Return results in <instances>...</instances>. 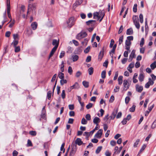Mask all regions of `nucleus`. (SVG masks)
Listing matches in <instances>:
<instances>
[{"mask_svg": "<svg viewBox=\"0 0 156 156\" xmlns=\"http://www.w3.org/2000/svg\"><path fill=\"white\" fill-rule=\"evenodd\" d=\"M95 21L94 20H90L86 22V24L87 25H89L92 24L93 22H95Z\"/></svg>", "mask_w": 156, "mask_h": 156, "instance_id": "e433bc0d", "label": "nucleus"}, {"mask_svg": "<svg viewBox=\"0 0 156 156\" xmlns=\"http://www.w3.org/2000/svg\"><path fill=\"white\" fill-rule=\"evenodd\" d=\"M87 121L84 118H83L81 120V123L83 124H86L87 123Z\"/></svg>", "mask_w": 156, "mask_h": 156, "instance_id": "09e8293b", "label": "nucleus"}, {"mask_svg": "<svg viewBox=\"0 0 156 156\" xmlns=\"http://www.w3.org/2000/svg\"><path fill=\"white\" fill-rule=\"evenodd\" d=\"M29 134L32 136H35L36 135V132L35 131H31L29 132Z\"/></svg>", "mask_w": 156, "mask_h": 156, "instance_id": "2f4dec72", "label": "nucleus"}, {"mask_svg": "<svg viewBox=\"0 0 156 156\" xmlns=\"http://www.w3.org/2000/svg\"><path fill=\"white\" fill-rule=\"evenodd\" d=\"M136 106L135 105H133L132 107L129 109V111L131 112H133L135 111Z\"/></svg>", "mask_w": 156, "mask_h": 156, "instance_id": "473e14b6", "label": "nucleus"}, {"mask_svg": "<svg viewBox=\"0 0 156 156\" xmlns=\"http://www.w3.org/2000/svg\"><path fill=\"white\" fill-rule=\"evenodd\" d=\"M52 44L53 45H55L54 47H56V48H57L59 44V40L58 41L56 39L53 40Z\"/></svg>", "mask_w": 156, "mask_h": 156, "instance_id": "2eb2a0df", "label": "nucleus"}, {"mask_svg": "<svg viewBox=\"0 0 156 156\" xmlns=\"http://www.w3.org/2000/svg\"><path fill=\"white\" fill-rule=\"evenodd\" d=\"M133 23L136 27L137 29H139L140 27V25L139 23V20L136 21V22H135Z\"/></svg>", "mask_w": 156, "mask_h": 156, "instance_id": "b1692460", "label": "nucleus"}, {"mask_svg": "<svg viewBox=\"0 0 156 156\" xmlns=\"http://www.w3.org/2000/svg\"><path fill=\"white\" fill-rule=\"evenodd\" d=\"M87 34L86 32H81L77 35L76 37V38L78 40H80L87 36Z\"/></svg>", "mask_w": 156, "mask_h": 156, "instance_id": "f03ea898", "label": "nucleus"}, {"mask_svg": "<svg viewBox=\"0 0 156 156\" xmlns=\"http://www.w3.org/2000/svg\"><path fill=\"white\" fill-rule=\"evenodd\" d=\"M36 5L35 3L33 4H29L28 8L29 9H30L32 11L34 10L36 8Z\"/></svg>", "mask_w": 156, "mask_h": 156, "instance_id": "9d476101", "label": "nucleus"}, {"mask_svg": "<svg viewBox=\"0 0 156 156\" xmlns=\"http://www.w3.org/2000/svg\"><path fill=\"white\" fill-rule=\"evenodd\" d=\"M134 55H135V53L133 52V50L132 51V52L130 55V58H131V59H130V61H132V58L134 57Z\"/></svg>", "mask_w": 156, "mask_h": 156, "instance_id": "de8ad7c7", "label": "nucleus"}, {"mask_svg": "<svg viewBox=\"0 0 156 156\" xmlns=\"http://www.w3.org/2000/svg\"><path fill=\"white\" fill-rule=\"evenodd\" d=\"M18 43V40H14L13 41L12 43V45H13L14 47H15Z\"/></svg>", "mask_w": 156, "mask_h": 156, "instance_id": "cd10ccee", "label": "nucleus"}, {"mask_svg": "<svg viewBox=\"0 0 156 156\" xmlns=\"http://www.w3.org/2000/svg\"><path fill=\"white\" fill-rule=\"evenodd\" d=\"M93 122L94 124L96 125L97 126L98 125V123L100 122V119L98 117H95L93 119Z\"/></svg>", "mask_w": 156, "mask_h": 156, "instance_id": "4468645a", "label": "nucleus"}, {"mask_svg": "<svg viewBox=\"0 0 156 156\" xmlns=\"http://www.w3.org/2000/svg\"><path fill=\"white\" fill-rule=\"evenodd\" d=\"M93 106V104L91 103H89L88 105H86V107L87 109H89L91 108Z\"/></svg>", "mask_w": 156, "mask_h": 156, "instance_id": "3c124183", "label": "nucleus"}, {"mask_svg": "<svg viewBox=\"0 0 156 156\" xmlns=\"http://www.w3.org/2000/svg\"><path fill=\"white\" fill-rule=\"evenodd\" d=\"M130 98L128 96L126 97L125 99V101L126 104H128L130 100Z\"/></svg>", "mask_w": 156, "mask_h": 156, "instance_id": "37998d69", "label": "nucleus"}, {"mask_svg": "<svg viewBox=\"0 0 156 156\" xmlns=\"http://www.w3.org/2000/svg\"><path fill=\"white\" fill-rule=\"evenodd\" d=\"M90 49V46H88L84 50V52L85 53H87L89 52Z\"/></svg>", "mask_w": 156, "mask_h": 156, "instance_id": "c03bdc74", "label": "nucleus"}, {"mask_svg": "<svg viewBox=\"0 0 156 156\" xmlns=\"http://www.w3.org/2000/svg\"><path fill=\"white\" fill-rule=\"evenodd\" d=\"M104 48L103 47L102 49V50L100 52L98 55V59L100 61H101L103 58V56L104 55Z\"/></svg>", "mask_w": 156, "mask_h": 156, "instance_id": "0eeeda50", "label": "nucleus"}, {"mask_svg": "<svg viewBox=\"0 0 156 156\" xmlns=\"http://www.w3.org/2000/svg\"><path fill=\"white\" fill-rule=\"evenodd\" d=\"M76 19L74 17H71L69 19V28H71L75 24Z\"/></svg>", "mask_w": 156, "mask_h": 156, "instance_id": "20e7f679", "label": "nucleus"}, {"mask_svg": "<svg viewBox=\"0 0 156 156\" xmlns=\"http://www.w3.org/2000/svg\"><path fill=\"white\" fill-rule=\"evenodd\" d=\"M76 150V145H75V144H74L73 145V148H72V150L70 152V156H73Z\"/></svg>", "mask_w": 156, "mask_h": 156, "instance_id": "6e6552de", "label": "nucleus"}, {"mask_svg": "<svg viewBox=\"0 0 156 156\" xmlns=\"http://www.w3.org/2000/svg\"><path fill=\"white\" fill-rule=\"evenodd\" d=\"M151 82L148 81L145 85V87L146 88H148L150 85H151Z\"/></svg>", "mask_w": 156, "mask_h": 156, "instance_id": "e2e57ef3", "label": "nucleus"}, {"mask_svg": "<svg viewBox=\"0 0 156 156\" xmlns=\"http://www.w3.org/2000/svg\"><path fill=\"white\" fill-rule=\"evenodd\" d=\"M31 26L32 29L34 30L37 28V24L35 22H33L31 24Z\"/></svg>", "mask_w": 156, "mask_h": 156, "instance_id": "aec40b11", "label": "nucleus"}, {"mask_svg": "<svg viewBox=\"0 0 156 156\" xmlns=\"http://www.w3.org/2000/svg\"><path fill=\"white\" fill-rule=\"evenodd\" d=\"M144 44V38H142L140 41V46L141 47H142L143 46Z\"/></svg>", "mask_w": 156, "mask_h": 156, "instance_id": "49530a36", "label": "nucleus"}, {"mask_svg": "<svg viewBox=\"0 0 156 156\" xmlns=\"http://www.w3.org/2000/svg\"><path fill=\"white\" fill-rule=\"evenodd\" d=\"M118 112V109H116V110H114L111 115L110 117L111 119H113L116 116V114Z\"/></svg>", "mask_w": 156, "mask_h": 156, "instance_id": "f8f14e48", "label": "nucleus"}, {"mask_svg": "<svg viewBox=\"0 0 156 156\" xmlns=\"http://www.w3.org/2000/svg\"><path fill=\"white\" fill-rule=\"evenodd\" d=\"M134 62H131L129 66V67L130 69H132L134 67Z\"/></svg>", "mask_w": 156, "mask_h": 156, "instance_id": "bf43d9fd", "label": "nucleus"}, {"mask_svg": "<svg viewBox=\"0 0 156 156\" xmlns=\"http://www.w3.org/2000/svg\"><path fill=\"white\" fill-rule=\"evenodd\" d=\"M83 84L86 88L89 87V82L85 81H84L82 82Z\"/></svg>", "mask_w": 156, "mask_h": 156, "instance_id": "4be33fe9", "label": "nucleus"}, {"mask_svg": "<svg viewBox=\"0 0 156 156\" xmlns=\"http://www.w3.org/2000/svg\"><path fill=\"white\" fill-rule=\"evenodd\" d=\"M81 74V73L80 72L78 71L76 73V76L77 77H79Z\"/></svg>", "mask_w": 156, "mask_h": 156, "instance_id": "338daca9", "label": "nucleus"}, {"mask_svg": "<svg viewBox=\"0 0 156 156\" xmlns=\"http://www.w3.org/2000/svg\"><path fill=\"white\" fill-rule=\"evenodd\" d=\"M140 142L139 139H137L136 142L134 143V147H136L137 146V145L138 144L139 142Z\"/></svg>", "mask_w": 156, "mask_h": 156, "instance_id": "0e129e2a", "label": "nucleus"}, {"mask_svg": "<svg viewBox=\"0 0 156 156\" xmlns=\"http://www.w3.org/2000/svg\"><path fill=\"white\" fill-rule=\"evenodd\" d=\"M123 30V27L122 25L120 27V28L119 30L118 31V33L119 34H120L121 33Z\"/></svg>", "mask_w": 156, "mask_h": 156, "instance_id": "680f3d73", "label": "nucleus"}, {"mask_svg": "<svg viewBox=\"0 0 156 156\" xmlns=\"http://www.w3.org/2000/svg\"><path fill=\"white\" fill-rule=\"evenodd\" d=\"M64 63L63 61L62 62L61 67V70L62 72H63L64 71Z\"/></svg>", "mask_w": 156, "mask_h": 156, "instance_id": "79ce46f5", "label": "nucleus"}, {"mask_svg": "<svg viewBox=\"0 0 156 156\" xmlns=\"http://www.w3.org/2000/svg\"><path fill=\"white\" fill-rule=\"evenodd\" d=\"M14 47L15 48V51L16 52H18L20 51V46H18L17 47H16V46Z\"/></svg>", "mask_w": 156, "mask_h": 156, "instance_id": "ea45409f", "label": "nucleus"}, {"mask_svg": "<svg viewBox=\"0 0 156 156\" xmlns=\"http://www.w3.org/2000/svg\"><path fill=\"white\" fill-rule=\"evenodd\" d=\"M72 42L73 44L76 46H77L78 45L79 43L77 41L74 40H72Z\"/></svg>", "mask_w": 156, "mask_h": 156, "instance_id": "052dcab7", "label": "nucleus"}, {"mask_svg": "<svg viewBox=\"0 0 156 156\" xmlns=\"http://www.w3.org/2000/svg\"><path fill=\"white\" fill-rule=\"evenodd\" d=\"M14 40H18L19 39L18 35L17 34L13 35Z\"/></svg>", "mask_w": 156, "mask_h": 156, "instance_id": "8fccbe9b", "label": "nucleus"}, {"mask_svg": "<svg viewBox=\"0 0 156 156\" xmlns=\"http://www.w3.org/2000/svg\"><path fill=\"white\" fill-rule=\"evenodd\" d=\"M57 49V48H56V47H54L51 50L49 56V57L48 58V59H49L53 55L54 53L56 51Z\"/></svg>", "mask_w": 156, "mask_h": 156, "instance_id": "dca6fc26", "label": "nucleus"}, {"mask_svg": "<svg viewBox=\"0 0 156 156\" xmlns=\"http://www.w3.org/2000/svg\"><path fill=\"white\" fill-rule=\"evenodd\" d=\"M67 83V80H64V79H62L60 81V83L61 85H63L64 83Z\"/></svg>", "mask_w": 156, "mask_h": 156, "instance_id": "c9c22d12", "label": "nucleus"}, {"mask_svg": "<svg viewBox=\"0 0 156 156\" xmlns=\"http://www.w3.org/2000/svg\"><path fill=\"white\" fill-rule=\"evenodd\" d=\"M10 9H7V14L8 15V17L9 18L11 19V20L10 21V22L12 20V18H11V15L10 14Z\"/></svg>", "mask_w": 156, "mask_h": 156, "instance_id": "c756f323", "label": "nucleus"}, {"mask_svg": "<svg viewBox=\"0 0 156 156\" xmlns=\"http://www.w3.org/2000/svg\"><path fill=\"white\" fill-rule=\"evenodd\" d=\"M144 76L143 73H141L139 76V79L140 81L142 82L143 81Z\"/></svg>", "mask_w": 156, "mask_h": 156, "instance_id": "6ab92c4d", "label": "nucleus"}, {"mask_svg": "<svg viewBox=\"0 0 156 156\" xmlns=\"http://www.w3.org/2000/svg\"><path fill=\"white\" fill-rule=\"evenodd\" d=\"M18 154V152L16 150L13 151L12 153V156H17Z\"/></svg>", "mask_w": 156, "mask_h": 156, "instance_id": "69168bd1", "label": "nucleus"}, {"mask_svg": "<svg viewBox=\"0 0 156 156\" xmlns=\"http://www.w3.org/2000/svg\"><path fill=\"white\" fill-rule=\"evenodd\" d=\"M136 90L138 92L140 93L143 90V87L142 86H139L138 84L136 85Z\"/></svg>", "mask_w": 156, "mask_h": 156, "instance_id": "9b49d317", "label": "nucleus"}, {"mask_svg": "<svg viewBox=\"0 0 156 156\" xmlns=\"http://www.w3.org/2000/svg\"><path fill=\"white\" fill-rule=\"evenodd\" d=\"M133 33V31L132 28H130L127 30L126 31V34L127 35H132Z\"/></svg>", "mask_w": 156, "mask_h": 156, "instance_id": "a211bd4d", "label": "nucleus"}, {"mask_svg": "<svg viewBox=\"0 0 156 156\" xmlns=\"http://www.w3.org/2000/svg\"><path fill=\"white\" fill-rule=\"evenodd\" d=\"M85 118L88 120H90L91 119L90 115L89 114H87L86 115Z\"/></svg>", "mask_w": 156, "mask_h": 156, "instance_id": "4d7b16f0", "label": "nucleus"}, {"mask_svg": "<svg viewBox=\"0 0 156 156\" xmlns=\"http://www.w3.org/2000/svg\"><path fill=\"white\" fill-rule=\"evenodd\" d=\"M133 22H136V21L139 20L138 16H133Z\"/></svg>", "mask_w": 156, "mask_h": 156, "instance_id": "72a5a7b5", "label": "nucleus"}, {"mask_svg": "<svg viewBox=\"0 0 156 156\" xmlns=\"http://www.w3.org/2000/svg\"><path fill=\"white\" fill-rule=\"evenodd\" d=\"M104 15L105 13L104 11H100L98 12H95L93 14L94 18L95 19L97 17L98 18V20H99L102 17L101 19L99 20L100 22H101Z\"/></svg>", "mask_w": 156, "mask_h": 156, "instance_id": "f257e3e1", "label": "nucleus"}, {"mask_svg": "<svg viewBox=\"0 0 156 156\" xmlns=\"http://www.w3.org/2000/svg\"><path fill=\"white\" fill-rule=\"evenodd\" d=\"M110 144L112 146H115L116 144V142L114 140H112L110 142Z\"/></svg>", "mask_w": 156, "mask_h": 156, "instance_id": "774afa93", "label": "nucleus"}, {"mask_svg": "<svg viewBox=\"0 0 156 156\" xmlns=\"http://www.w3.org/2000/svg\"><path fill=\"white\" fill-rule=\"evenodd\" d=\"M102 148V146H99L98 147L96 150L95 152L96 154H98L100 151L101 150V149Z\"/></svg>", "mask_w": 156, "mask_h": 156, "instance_id": "c85d7f7f", "label": "nucleus"}, {"mask_svg": "<svg viewBox=\"0 0 156 156\" xmlns=\"http://www.w3.org/2000/svg\"><path fill=\"white\" fill-rule=\"evenodd\" d=\"M150 66L152 70L154 69L156 67V62L155 61L151 64Z\"/></svg>", "mask_w": 156, "mask_h": 156, "instance_id": "5701e85b", "label": "nucleus"}, {"mask_svg": "<svg viewBox=\"0 0 156 156\" xmlns=\"http://www.w3.org/2000/svg\"><path fill=\"white\" fill-rule=\"evenodd\" d=\"M79 88V86L78 83L77 82H76L73 85L70 87V91L73 89H78Z\"/></svg>", "mask_w": 156, "mask_h": 156, "instance_id": "ddd939ff", "label": "nucleus"}, {"mask_svg": "<svg viewBox=\"0 0 156 156\" xmlns=\"http://www.w3.org/2000/svg\"><path fill=\"white\" fill-rule=\"evenodd\" d=\"M101 76L102 78L104 79L106 77V71H103L101 73Z\"/></svg>", "mask_w": 156, "mask_h": 156, "instance_id": "f704fd0d", "label": "nucleus"}, {"mask_svg": "<svg viewBox=\"0 0 156 156\" xmlns=\"http://www.w3.org/2000/svg\"><path fill=\"white\" fill-rule=\"evenodd\" d=\"M109 115L108 114L105 116L103 120L105 121V123H108V122L107 121L108 119Z\"/></svg>", "mask_w": 156, "mask_h": 156, "instance_id": "7c9ffc66", "label": "nucleus"}, {"mask_svg": "<svg viewBox=\"0 0 156 156\" xmlns=\"http://www.w3.org/2000/svg\"><path fill=\"white\" fill-rule=\"evenodd\" d=\"M125 43L126 46H130L131 44V41L127 40L126 41Z\"/></svg>", "mask_w": 156, "mask_h": 156, "instance_id": "5fc2aeb1", "label": "nucleus"}, {"mask_svg": "<svg viewBox=\"0 0 156 156\" xmlns=\"http://www.w3.org/2000/svg\"><path fill=\"white\" fill-rule=\"evenodd\" d=\"M130 84L128 82L127 80H125L123 81V90L124 91L126 90L129 87Z\"/></svg>", "mask_w": 156, "mask_h": 156, "instance_id": "7ed1b4c3", "label": "nucleus"}, {"mask_svg": "<svg viewBox=\"0 0 156 156\" xmlns=\"http://www.w3.org/2000/svg\"><path fill=\"white\" fill-rule=\"evenodd\" d=\"M137 4H135L133 6V11L135 12H137Z\"/></svg>", "mask_w": 156, "mask_h": 156, "instance_id": "a18cd8bd", "label": "nucleus"}, {"mask_svg": "<svg viewBox=\"0 0 156 156\" xmlns=\"http://www.w3.org/2000/svg\"><path fill=\"white\" fill-rule=\"evenodd\" d=\"M156 127V119L155 120V121L153 122L152 126L151 128L152 129H154Z\"/></svg>", "mask_w": 156, "mask_h": 156, "instance_id": "864d4df0", "label": "nucleus"}, {"mask_svg": "<svg viewBox=\"0 0 156 156\" xmlns=\"http://www.w3.org/2000/svg\"><path fill=\"white\" fill-rule=\"evenodd\" d=\"M123 36L122 35L120 37L119 40V45H120L123 42Z\"/></svg>", "mask_w": 156, "mask_h": 156, "instance_id": "bb28decb", "label": "nucleus"}, {"mask_svg": "<svg viewBox=\"0 0 156 156\" xmlns=\"http://www.w3.org/2000/svg\"><path fill=\"white\" fill-rule=\"evenodd\" d=\"M103 130L102 129H100L98 131L97 133L95 135V137L97 138H100L102 134Z\"/></svg>", "mask_w": 156, "mask_h": 156, "instance_id": "1a4fd4ad", "label": "nucleus"}, {"mask_svg": "<svg viewBox=\"0 0 156 156\" xmlns=\"http://www.w3.org/2000/svg\"><path fill=\"white\" fill-rule=\"evenodd\" d=\"M83 1V0H76V2L73 5V9H75L77 7L82 3Z\"/></svg>", "mask_w": 156, "mask_h": 156, "instance_id": "39448f33", "label": "nucleus"}, {"mask_svg": "<svg viewBox=\"0 0 156 156\" xmlns=\"http://www.w3.org/2000/svg\"><path fill=\"white\" fill-rule=\"evenodd\" d=\"M79 58V56L75 54H72L70 58V60H72L73 62L77 61Z\"/></svg>", "mask_w": 156, "mask_h": 156, "instance_id": "423d86ee", "label": "nucleus"}, {"mask_svg": "<svg viewBox=\"0 0 156 156\" xmlns=\"http://www.w3.org/2000/svg\"><path fill=\"white\" fill-rule=\"evenodd\" d=\"M58 77L61 79H64V73L62 72H60L58 73Z\"/></svg>", "mask_w": 156, "mask_h": 156, "instance_id": "a878e982", "label": "nucleus"}, {"mask_svg": "<svg viewBox=\"0 0 156 156\" xmlns=\"http://www.w3.org/2000/svg\"><path fill=\"white\" fill-rule=\"evenodd\" d=\"M88 71L89 74L90 75H92L93 73V72H94L93 68L92 67H90V68H89L88 69Z\"/></svg>", "mask_w": 156, "mask_h": 156, "instance_id": "393cba45", "label": "nucleus"}, {"mask_svg": "<svg viewBox=\"0 0 156 156\" xmlns=\"http://www.w3.org/2000/svg\"><path fill=\"white\" fill-rule=\"evenodd\" d=\"M69 114L70 116H74L75 115V112L73 111H71L69 112Z\"/></svg>", "mask_w": 156, "mask_h": 156, "instance_id": "13d9d810", "label": "nucleus"}, {"mask_svg": "<svg viewBox=\"0 0 156 156\" xmlns=\"http://www.w3.org/2000/svg\"><path fill=\"white\" fill-rule=\"evenodd\" d=\"M83 144V142L81 139L77 138L75 141V144H77L78 145H80Z\"/></svg>", "mask_w": 156, "mask_h": 156, "instance_id": "f3484780", "label": "nucleus"}, {"mask_svg": "<svg viewBox=\"0 0 156 156\" xmlns=\"http://www.w3.org/2000/svg\"><path fill=\"white\" fill-rule=\"evenodd\" d=\"M139 18L140 22L141 23H142L143 22V16L142 14H140L139 15Z\"/></svg>", "mask_w": 156, "mask_h": 156, "instance_id": "a19ab883", "label": "nucleus"}, {"mask_svg": "<svg viewBox=\"0 0 156 156\" xmlns=\"http://www.w3.org/2000/svg\"><path fill=\"white\" fill-rule=\"evenodd\" d=\"M51 91H49L47 93V97L49 100H50L51 98Z\"/></svg>", "mask_w": 156, "mask_h": 156, "instance_id": "58836bf2", "label": "nucleus"}, {"mask_svg": "<svg viewBox=\"0 0 156 156\" xmlns=\"http://www.w3.org/2000/svg\"><path fill=\"white\" fill-rule=\"evenodd\" d=\"M146 147V145H145V144L143 145L142 147L141 148V149L140 151H139V154H140L143 151H144V150L145 149Z\"/></svg>", "mask_w": 156, "mask_h": 156, "instance_id": "4c0bfd02", "label": "nucleus"}, {"mask_svg": "<svg viewBox=\"0 0 156 156\" xmlns=\"http://www.w3.org/2000/svg\"><path fill=\"white\" fill-rule=\"evenodd\" d=\"M122 76H120L118 78V81L119 82V84L121 85L122 82Z\"/></svg>", "mask_w": 156, "mask_h": 156, "instance_id": "412c9836", "label": "nucleus"}, {"mask_svg": "<svg viewBox=\"0 0 156 156\" xmlns=\"http://www.w3.org/2000/svg\"><path fill=\"white\" fill-rule=\"evenodd\" d=\"M114 44V41L113 39H112L110 44L109 47L112 48Z\"/></svg>", "mask_w": 156, "mask_h": 156, "instance_id": "603ef678", "label": "nucleus"}, {"mask_svg": "<svg viewBox=\"0 0 156 156\" xmlns=\"http://www.w3.org/2000/svg\"><path fill=\"white\" fill-rule=\"evenodd\" d=\"M27 146L28 147L32 146V143L30 140H28L27 141Z\"/></svg>", "mask_w": 156, "mask_h": 156, "instance_id": "6e6d98bb", "label": "nucleus"}]
</instances>
